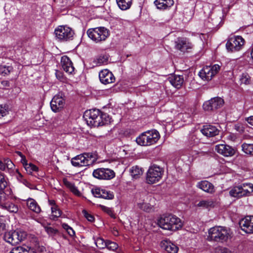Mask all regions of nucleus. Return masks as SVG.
<instances>
[{"label": "nucleus", "mask_w": 253, "mask_h": 253, "mask_svg": "<svg viewBox=\"0 0 253 253\" xmlns=\"http://www.w3.org/2000/svg\"><path fill=\"white\" fill-rule=\"evenodd\" d=\"M63 182L64 184L70 189V190L75 195L78 196H80L81 195V192L79 191L77 187L75 185V184L68 181V179L66 178L63 179Z\"/></svg>", "instance_id": "obj_31"}, {"label": "nucleus", "mask_w": 253, "mask_h": 253, "mask_svg": "<svg viewBox=\"0 0 253 253\" xmlns=\"http://www.w3.org/2000/svg\"><path fill=\"white\" fill-rule=\"evenodd\" d=\"M23 201L26 202L27 206L30 210L36 213L41 212V207L35 200L33 198H29L27 200Z\"/></svg>", "instance_id": "obj_27"}, {"label": "nucleus", "mask_w": 253, "mask_h": 253, "mask_svg": "<svg viewBox=\"0 0 253 253\" xmlns=\"http://www.w3.org/2000/svg\"><path fill=\"white\" fill-rule=\"evenodd\" d=\"M21 253H36V252L34 249L27 247L26 248L22 247Z\"/></svg>", "instance_id": "obj_52"}, {"label": "nucleus", "mask_w": 253, "mask_h": 253, "mask_svg": "<svg viewBox=\"0 0 253 253\" xmlns=\"http://www.w3.org/2000/svg\"><path fill=\"white\" fill-rule=\"evenodd\" d=\"M5 169V166L4 163L0 160V170H4Z\"/></svg>", "instance_id": "obj_61"}, {"label": "nucleus", "mask_w": 253, "mask_h": 253, "mask_svg": "<svg viewBox=\"0 0 253 253\" xmlns=\"http://www.w3.org/2000/svg\"><path fill=\"white\" fill-rule=\"evenodd\" d=\"M7 188H10L9 186L8 179L4 173L0 172V189H5Z\"/></svg>", "instance_id": "obj_36"}, {"label": "nucleus", "mask_w": 253, "mask_h": 253, "mask_svg": "<svg viewBox=\"0 0 253 253\" xmlns=\"http://www.w3.org/2000/svg\"><path fill=\"white\" fill-rule=\"evenodd\" d=\"M3 163L5 164V168L7 167L8 169H12L14 167L13 163L9 159L4 160Z\"/></svg>", "instance_id": "obj_51"}, {"label": "nucleus", "mask_w": 253, "mask_h": 253, "mask_svg": "<svg viewBox=\"0 0 253 253\" xmlns=\"http://www.w3.org/2000/svg\"><path fill=\"white\" fill-rule=\"evenodd\" d=\"M22 252V247H18L13 248L9 253H21Z\"/></svg>", "instance_id": "obj_54"}, {"label": "nucleus", "mask_w": 253, "mask_h": 253, "mask_svg": "<svg viewBox=\"0 0 253 253\" xmlns=\"http://www.w3.org/2000/svg\"><path fill=\"white\" fill-rule=\"evenodd\" d=\"M137 206L140 209L146 212H150L153 210V207L150 204L142 201L138 202Z\"/></svg>", "instance_id": "obj_40"}, {"label": "nucleus", "mask_w": 253, "mask_h": 253, "mask_svg": "<svg viewBox=\"0 0 253 253\" xmlns=\"http://www.w3.org/2000/svg\"><path fill=\"white\" fill-rule=\"evenodd\" d=\"M21 183L25 185L26 187L30 189H32V185L30 183H29L26 179H24Z\"/></svg>", "instance_id": "obj_57"}, {"label": "nucleus", "mask_w": 253, "mask_h": 253, "mask_svg": "<svg viewBox=\"0 0 253 253\" xmlns=\"http://www.w3.org/2000/svg\"><path fill=\"white\" fill-rule=\"evenodd\" d=\"M240 82L241 84L248 85L252 83V80L248 73H244L240 76Z\"/></svg>", "instance_id": "obj_38"}, {"label": "nucleus", "mask_w": 253, "mask_h": 253, "mask_svg": "<svg viewBox=\"0 0 253 253\" xmlns=\"http://www.w3.org/2000/svg\"><path fill=\"white\" fill-rule=\"evenodd\" d=\"M224 104V100L220 97H217L211 98L204 102L203 105L205 111H210L221 108Z\"/></svg>", "instance_id": "obj_16"}, {"label": "nucleus", "mask_w": 253, "mask_h": 253, "mask_svg": "<svg viewBox=\"0 0 253 253\" xmlns=\"http://www.w3.org/2000/svg\"><path fill=\"white\" fill-rule=\"evenodd\" d=\"M253 192V184L244 183L240 185L233 187L229 191V195L233 197L241 198L249 196Z\"/></svg>", "instance_id": "obj_7"}, {"label": "nucleus", "mask_w": 253, "mask_h": 253, "mask_svg": "<svg viewBox=\"0 0 253 253\" xmlns=\"http://www.w3.org/2000/svg\"><path fill=\"white\" fill-rule=\"evenodd\" d=\"M8 113V108L6 106L0 105V119L6 116Z\"/></svg>", "instance_id": "obj_48"}, {"label": "nucleus", "mask_w": 253, "mask_h": 253, "mask_svg": "<svg viewBox=\"0 0 253 253\" xmlns=\"http://www.w3.org/2000/svg\"><path fill=\"white\" fill-rule=\"evenodd\" d=\"M1 208L7 210L10 212L16 213L18 211V208L17 205L8 202H6Z\"/></svg>", "instance_id": "obj_35"}, {"label": "nucleus", "mask_w": 253, "mask_h": 253, "mask_svg": "<svg viewBox=\"0 0 253 253\" xmlns=\"http://www.w3.org/2000/svg\"><path fill=\"white\" fill-rule=\"evenodd\" d=\"M245 43V40L240 36H234L228 39L226 47L228 51L235 52L242 50Z\"/></svg>", "instance_id": "obj_10"}, {"label": "nucleus", "mask_w": 253, "mask_h": 253, "mask_svg": "<svg viewBox=\"0 0 253 253\" xmlns=\"http://www.w3.org/2000/svg\"><path fill=\"white\" fill-rule=\"evenodd\" d=\"M1 85L0 87H6L9 86V83L7 81H2L0 82Z\"/></svg>", "instance_id": "obj_56"}, {"label": "nucleus", "mask_w": 253, "mask_h": 253, "mask_svg": "<svg viewBox=\"0 0 253 253\" xmlns=\"http://www.w3.org/2000/svg\"><path fill=\"white\" fill-rule=\"evenodd\" d=\"M197 187L203 191L212 193L214 192V186L211 182L207 180H203L197 183Z\"/></svg>", "instance_id": "obj_28"}, {"label": "nucleus", "mask_w": 253, "mask_h": 253, "mask_svg": "<svg viewBox=\"0 0 253 253\" xmlns=\"http://www.w3.org/2000/svg\"><path fill=\"white\" fill-rule=\"evenodd\" d=\"M102 210L107 213H108L111 217L115 218V215L113 212L112 209L110 208L101 206Z\"/></svg>", "instance_id": "obj_49"}, {"label": "nucleus", "mask_w": 253, "mask_h": 253, "mask_svg": "<svg viewBox=\"0 0 253 253\" xmlns=\"http://www.w3.org/2000/svg\"><path fill=\"white\" fill-rule=\"evenodd\" d=\"M83 213L84 216L86 218V219L88 221H89L90 222H93L94 221V216L92 214L87 212V211H85L84 210H83Z\"/></svg>", "instance_id": "obj_50"}, {"label": "nucleus", "mask_w": 253, "mask_h": 253, "mask_svg": "<svg viewBox=\"0 0 253 253\" xmlns=\"http://www.w3.org/2000/svg\"><path fill=\"white\" fill-rule=\"evenodd\" d=\"M42 226L44 227L45 232L50 236H54L58 233L57 229L45 224L41 223Z\"/></svg>", "instance_id": "obj_41"}, {"label": "nucleus", "mask_w": 253, "mask_h": 253, "mask_svg": "<svg viewBox=\"0 0 253 253\" xmlns=\"http://www.w3.org/2000/svg\"><path fill=\"white\" fill-rule=\"evenodd\" d=\"M164 172L163 168L155 164L151 165L146 173V182L152 184L159 182L162 179Z\"/></svg>", "instance_id": "obj_5"}, {"label": "nucleus", "mask_w": 253, "mask_h": 253, "mask_svg": "<svg viewBox=\"0 0 253 253\" xmlns=\"http://www.w3.org/2000/svg\"><path fill=\"white\" fill-rule=\"evenodd\" d=\"M92 174L95 178L99 179H111L115 175L113 170L105 168H98L94 170Z\"/></svg>", "instance_id": "obj_15"}, {"label": "nucleus", "mask_w": 253, "mask_h": 253, "mask_svg": "<svg viewBox=\"0 0 253 253\" xmlns=\"http://www.w3.org/2000/svg\"><path fill=\"white\" fill-rule=\"evenodd\" d=\"M24 168L29 174H32L33 171H37L39 169L36 166L32 163L26 165V167Z\"/></svg>", "instance_id": "obj_44"}, {"label": "nucleus", "mask_w": 253, "mask_h": 253, "mask_svg": "<svg viewBox=\"0 0 253 253\" xmlns=\"http://www.w3.org/2000/svg\"><path fill=\"white\" fill-rule=\"evenodd\" d=\"M118 244L114 242L107 240V245L106 248H107L108 250L111 251H115L118 248Z\"/></svg>", "instance_id": "obj_47"}, {"label": "nucleus", "mask_w": 253, "mask_h": 253, "mask_svg": "<svg viewBox=\"0 0 253 253\" xmlns=\"http://www.w3.org/2000/svg\"><path fill=\"white\" fill-rule=\"evenodd\" d=\"M61 65L65 72L72 74L74 71V67L70 59L67 56H63L61 59Z\"/></svg>", "instance_id": "obj_24"}, {"label": "nucleus", "mask_w": 253, "mask_h": 253, "mask_svg": "<svg viewBox=\"0 0 253 253\" xmlns=\"http://www.w3.org/2000/svg\"><path fill=\"white\" fill-rule=\"evenodd\" d=\"M93 240L96 247L100 249H104L106 248L107 245V241L100 237H94Z\"/></svg>", "instance_id": "obj_37"}, {"label": "nucleus", "mask_w": 253, "mask_h": 253, "mask_svg": "<svg viewBox=\"0 0 253 253\" xmlns=\"http://www.w3.org/2000/svg\"><path fill=\"white\" fill-rule=\"evenodd\" d=\"M168 81L174 87L177 89L180 88L184 83V78L182 75H171L169 77Z\"/></svg>", "instance_id": "obj_23"}, {"label": "nucleus", "mask_w": 253, "mask_h": 253, "mask_svg": "<svg viewBox=\"0 0 253 253\" xmlns=\"http://www.w3.org/2000/svg\"><path fill=\"white\" fill-rule=\"evenodd\" d=\"M13 71V67L10 65H0V74L5 76L8 75Z\"/></svg>", "instance_id": "obj_39"}, {"label": "nucleus", "mask_w": 253, "mask_h": 253, "mask_svg": "<svg viewBox=\"0 0 253 253\" xmlns=\"http://www.w3.org/2000/svg\"><path fill=\"white\" fill-rule=\"evenodd\" d=\"M158 224L162 229L175 231L182 226L181 219L172 214L164 215L158 220Z\"/></svg>", "instance_id": "obj_2"}, {"label": "nucleus", "mask_w": 253, "mask_h": 253, "mask_svg": "<svg viewBox=\"0 0 253 253\" xmlns=\"http://www.w3.org/2000/svg\"><path fill=\"white\" fill-rule=\"evenodd\" d=\"M99 78L100 82L104 84L113 83L115 81L113 74L108 69L102 70L99 72Z\"/></svg>", "instance_id": "obj_20"}, {"label": "nucleus", "mask_w": 253, "mask_h": 253, "mask_svg": "<svg viewBox=\"0 0 253 253\" xmlns=\"http://www.w3.org/2000/svg\"><path fill=\"white\" fill-rule=\"evenodd\" d=\"M21 158V163L23 164V167L25 168L26 167V165H28L29 164L27 163V161L24 156H22Z\"/></svg>", "instance_id": "obj_59"}, {"label": "nucleus", "mask_w": 253, "mask_h": 253, "mask_svg": "<svg viewBox=\"0 0 253 253\" xmlns=\"http://www.w3.org/2000/svg\"><path fill=\"white\" fill-rule=\"evenodd\" d=\"M201 132L207 137H213L219 134V130L215 126L207 125L203 126Z\"/></svg>", "instance_id": "obj_22"}, {"label": "nucleus", "mask_w": 253, "mask_h": 253, "mask_svg": "<svg viewBox=\"0 0 253 253\" xmlns=\"http://www.w3.org/2000/svg\"><path fill=\"white\" fill-rule=\"evenodd\" d=\"M64 99L60 93L55 95L50 101L51 109L54 112H59L64 107Z\"/></svg>", "instance_id": "obj_19"}, {"label": "nucleus", "mask_w": 253, "mask_h": 253, "mask_svg": "<svg viewBox=\"0 0 253 253\" xmlns=\"http://www.w3.org/2000/svg\"><path fill=\"white\" fill-rule=\"evenodd\" d=\"M51 210L52 217L57 218L61 216V211L59 210V209L55 204H54L52 206Z\"/></svg>", "instance_id": "obj_46"}, {"label": "nucleus", "mask_w": 253, "mask_h": 253, "mask_svg": "<svg viewBox=\"0 0 253 253\" xmlns=\"http://www.w3.org/2000/svg\"><path fill=\"white\" fill-rule=\"evenodd\" d=\"M108 61V57L107 55H100L93 59V66H98L105 64Z\"/></svg>", "instance_id": "obj_32"}, {"label": "nucleus", "mask_w": 253, "mask_h": 253, "mask_svg": "<svg viewBox=\"0 0 253 253\" xmlns=\"http://www.w3.org/2000/svg\"><path fill=\"white\" fill-rule=\"evenodd\" d=\"M100 117L101 118V120H100L99 121L100 123L99 124V126H102L104 125L109 124L111 122V118L106 113H101Z\"/></svg>", "instance_id": "obj_42"}, {"label": "nucleus", "mask_w": 253, "mask_h": 253, "mask_svg": "<svg viewBox=\"0 0 253 253\" xmlns=\"http://www.w3.org/2000/svg\"><path fill=\"white\" fill-rule=\"evenodd\" d=\"M86 33L88 38L96 43L105 41L109 36V31L104 27L89 29Z\"/></svg>", "instance_id": "obj_6"}, {"label": "nucleus", "mask_w": 253, "mask_h": 253, "mask_svg": "<svg viewBox=\"0 0 253 253\" xmlns=\"http://www.w3.org/2000/svg\"><path fill=\"white\" fill-rule=\"evenodd\" d=\"M161 247L168 253H177L179 250L175 244L168 240H163L161 242Z\"/></svg>", "instance_id": "obj_25"}, {"label": "nucleus", "mask_w": 253, "mask_h": 253, "mask_svg": "<svg viewBox=\"0 0 253 253\" xmlns=\"http://www.w3.org/2000/svg\"><path fill=\"white\" fill-rule=\"evenodd\" d=\"M250 55H251V58L253 60V47L251 49Z\"/></svg>", "instance_id": "obj_63"}, {"label": "nucleus", "mask_w": 253, "mask_h": 253, "mask_svg": "<svg viewBox=\"0 0 253 253\" xmlns=\"http://www.w3.org/2000/svg\"><path fill=\"white\" fill-rule=\"evenodd\" d=\"M158 9H165L170 7L173 4V0H156L154 2Z\"/></svg>", "instance_id": "obj_30"}, {"label": "nucleus", "mask_w": 253, "mask_h": 253, "mask_svg": "<svg viewBox=\"0 0 253 253\" xmlns=\"http://www.w3.org/2000/svg\"><path fill=\"white\" fill-rule=\"evenodd\" d=\"M55 75H56V78L58 80H61V81L62 80V79L63 78V75H62V74L60 72L56 71V73H55Z\"/></svg>", "instance_id": "obj_58"}, {"label": "nucleus", "mask_w": 253, "mask_h": 253, "mask_svg": "<svg viewBox=\"0 0 253 253\" xmlns=\"http://www.w3.org/2000/svg\"><path fill=\"white\" fill-rule=\"evenodd\" d=\"M242 230L247 233H253V216H247L240 222Z\"/></svg>", "instance_id": "obj_21"}, {"label": "nucleus", "mask_w": 253, "mask_h": 253, "mask_svg": "<svg viewBox=\"0 0 253 253\" xmlns=\"http://www.w3.org/2000/svg\"><path fill=\"white\" fill-rule=\"evenodd\" d=\"M95 160L92 153H84L78 155L71 159V163L76 167H85L91 165Z\"/></svg>", "instance_id": "obj_8"}, {"label": "nucleus", "mask_w": 253, "mask_h": 253, "mask_svg": "<svg viewBox=\"0 0 253 253\" xmlns=\"http://www.w3.org/2000/svg\"><path fill=\"white\" fill-rule=\"evenodd\" d=\"M26 233L19 231L6 232L3 239L7 243L12 245L19 244L26 237Z\"/></svg>", "instance_id": "obj_13"}, {"label": "nucleus", "mask_w": 253, "mask_h": 253, "mask_svg": "<svg viewBox=\"0 0 253 253\" xmlns=\"http://www.w3.org/2000/svg\"><path fill=\"white\" fill-rule=\"evenodd\" d=\"M16 176L17 180L20 182H22L23 180L24 179L22 174L18 171H16Z\"/></svg>", "instance_id": "obj_55"}, {"label": "nucleus", "mask_w": 253, "mask_h": 253, "mask_svg": "<svg viewBox=\"0 0 253 253\" xmlns=\"http://www.w3.org/2000/svg\"><path fill=\"white\" fill-rule=\"evenodd\" d=\"M119 7L123 10H126L130 8L132 0H116Z\"/></svg>", "instance_id": "obj_33"}, {"label": "nucleus", "mask_w": 253, "mask_h": 253, "mask_svg": "<svg viewBox=\"0 0 253 253\" xmlns=\"http://www.w3.org/2000/svg\"><path fill=\"white\" fill-rule=\"evenodd\" d=\"M248 123L252 126H253V116L248 117L247 119Z\"/></svg>", "instance_id": "obj_60"}, {"label": "nucleus", "mask_w": 253, "mask_h": 253, "mask_svg": "<svg viewBox=\"0 0 253 253\" xmlns=\"http://www.w3.org/2000/svg\"><path fill=\"white\" fill-rule=\"evenodd\" d=\"M230 236V230L225 227L215 226L209 230L207 239L209 241L223 242L226 241Z\"/></svg>", "instance_id": "obj_3"}, {"label": "nucleus", "mask_w": 253, "mask_h": 253, "mask_svg": "<svg viewBox=\"0 0 253 253\" xmlns=\"http://www.w3.org/2000/svg\"><path fill=\"white\" fill-rule=\"evenodd\" d=\"M215 150L224 157H231L235 153V149L225 143L216 145Z\"/></svg>", "instance_id": "obj_17"}, {"label": "nucleus", "mask_w": 253, "mask_h": 253, "mask_svg": "<svg viewBox=\"0 0 253 253\" xmlns=\"http://www.w3.org/2000/svg\"><path fill=\"white\" fill-rule=\"evenodd\" d=\"M5 229V224L2 219L0 218V234H2Z\"/></svg>", "instance_id": "obj_53"}, {"label": "nucleus", "mask_w": 253, "mask_h": 253, "mask_svg": "<svg viewBox=\"0 0 253 253\" xmlns=\"http://www.w3.org/2000/svg\"><path fill=\"white\" fill-rule=\"evenodd\" d=\"M160 138L159 132L156 130L144 132L137 137L136 141L141 146H150L156 143Z\"/></svg>", "instance_id": "obj_4"}, {"label": "nucleus", "mask_w": 253, "mask_h": 253, "mask_svg": "<svg viewBox=\"0 0 253 253\" xmlns=\"http://www.w3.org/2000/svg\"><path fill=\"white\" fill-rule=\"evenodd\" d=\"M12 191L11 188L0 189V207L1 208L7 200L11 197Z\"/></svg>", "instance_id": "obj_26"}, {"label": "nucleus", "mask_w": 253, "mask_h": 253, "mask_svg": "<svg viewBox=\"0 0 253 253\" xmlns=\"http://www.w3.org/2000/svg\"><path fill=\"white\" fill-rule=\"evenodd\" d=\"M193 46L192 43L186 38L179 37L174 42L175 49L183 53L192 49Z\"/></svg>", "instance_id": "obj_14"}, {"label": "nucleus", "mask_w": 253, "mask_h": 253, "mask_svg": "<svg viewBox=\"0 0 253 253\" xmlns=\"http://www.w3.org/2000/svg\"><path fill=\"white\" fill-rule=\"evenodd\" d=\"M242 148L247 154L253 155V144L244 143L242 145Z\"/></svg>", "instance_id": "obj_43"}, {"label": "nucleus", "mask_w": 253, "mask_h": 253, "mask_svg": "<svg viewBox=\"0 0 253 253\" xmlns=\"http://www.w3.org/2000/svg\"><path fill=\"white\" fill-rule=\"evenodd\" d=\"M229 7L218 8L213 10L208 19L206 25L209 29L216 30L224 23Z\"/></svg>", "instance_id": "obj_1"}, {"label": "nucleus", "mask_w": 253, "mask_h": 253, "mask_svg": "<svg viewBox=\"0 0 253 253\" xmlns=\"http://www.w3.org/2000/svg\"><path fill=\"white\" fill-rule=\"evenodd\" d=\"M62 228L64 229L65 231L71 237H73L75 235V232L73 229V228L68 225L67 223H63L61 224Z\"/></svg>", "instance_id": "obj_45"}, {"label": "nucleus", "mask_w": 253, "mask_h": 253, "mask_svg": "<svg viewBox=\"0 0 253 253\" xmlns=\"http://www.w3.org/2000/svg\"><path fill=\"white\" fill-rule=\"evenodd\" d=\"M215 201L213 199H205L200 200L196 206L202 209H210L214 207Z\"/></svg>", "instance_id": "obj_29"}, {"label": "nucleus", "mask_w": 253, "mask_h": 253, "mask_svg": "<svg viewBox=\"0 0 253 253\" xmlns=\"http://www.w3.org/2000/svg\"><path fill=\"white\" fill-rule=\"evenodd\" d=\"M129 172L131 176L135 179L138 178L143 173L142 169L138 166L132 167L129 169Z\"/></svg>", "instance_id": "obj_34"}, {"label": "nucleus", "mask_w": 253, "mask_h": 253, "mask_svg": "<svg viewBox=\"0 0 253 253\" xmlns=\"http://www.w3.org/2000/svg\"><path fill=\"white\" fill-rule=\"evenodd\" d=\"M220 66L217 64L204 67L199 73L200 77L204 81H209L218 72Z\"/></svg>", "instance_id": "obj_12"}, {"label": "nucleus", "mask_w": 253, "mask_h": 253, "mask_svg": "<svg viewBox=\"0 0 253 253\" xmlns=\"http://www.w3.org/2000/svg\"><path fill=\"white\" fill-rule=\"evenodd\" d=\"M49 203H50V204L51 205H52V206L54 205V204H55L54 202V201H49Z\"/></svg>", "instance_id": "obj_64"}, {"label": "nucleus", "mask_w": 253, "mask_h": 253, "mask_svg": "<svg viewBox=\"0 0 253 253\" xmlns=\"http://www.w3.org/2000/svg\"><path fill=\"white\" fill-rule=\"evenodd\" d=\"M101 112L96 109L86 111L84 114V117L86 120L87 124L94 127L99 126Z\"/></svg>", "instance_id": "obj_11"}, {"label": "nucleus", "mask_w": 253, "mask_h": 253, "mask_svg": "<svg viewBox=\"0 0 253 253\" xmlns=\"http://www.w3.org/2000/svg\"><path fill=\"white\" fill-rule=\"evenodd\" d=\"M91 192L94 196L97 198L112 200L114 197L113 192L105 189L95 188L92 189Z\"/></svg>", "instance_id": "obj_18"}, {"label": "nucleus", "mask_w": 253, "mask_h": 253, "mask_svg": "<svg viewBox=\"0 0 253 253\" xmlns=\"http://www.w3.org/2000/svg\"><path fill=\"white\" fill-rule=\"evenodd\" d=\"M55 38L60 42L72 40L75 34L74 31L66 25L58 26L54 30Z\"/></svg>", "instance_id": "obj_9"}, {"label": "nucleus", "mask_w": 253, "mask_h": 253, "mask_svg": "<svg viewBox=\"0 0 253 253\" xmlns=\"http://www.w3.org/2000/svg\"><path fill=\"white\" fill-rule=\"evenodd\" d=\"M221 253H233L231 251L226 248H223L221 250Z\"/></svg>", "instance_id": "obj_62"}]
</instances>
